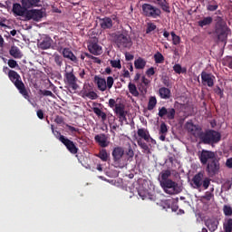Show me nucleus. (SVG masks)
Segmentation results:
<instances>
[{
    "instance_id": "obj_14",
    "label": "nucleus",
    "mask_w": 232,
    "mask_h": 232,
    "mask_svg": "<svg viewBox=\"0 0 232 232\" xmlns=\"http://www.w3.org/2000/svg\"><path fill=\"white\" fill-rule=\"evenodd\" d=\"M216 79L217 78L215 75H213V73L206 72V71L201 72V84H203V86L213 88V86H215Z\"/></svg>"
},
{
    "instance_id": "obj_53",
    "label": "nucleus",
    "mask_w": 232,
    "mask_h": 232,
    "mask_svg": "<svg viewBox=\"0 0 232 232\" xmlns=\"http://www.w3.org/2000/svg\"><path fill=\"white\" fill-rule=\"evenodd\" d=\"M85 97H88V99H91L92 101H95V99H97V93L92 91L85 93Z\"/></svg>"
},
{
    "instance_id": "obj_17",
    "label": "nucleus",
    "mask_w": 232,
    "mask_h": 232,
    "mask_svg": "<svg viewBox=\"0 0 232 232\" xmlns=\"http://www.w3.org/2000/svg\"><path fill=\"white\" fill-rule=\"evenodd\" d=\"M150 86H151V81L144 75L141 76L140 82L137 84L139 92L143 94L148 93Z\"/></svg>"
},
{
    "instance_id": "obj_38",
    "label": "nucleus",
    "mask_w": 232,
    "mask_h": 232,
    "mask_svg": "<svg viewBox=\"0 0 232 232\" xmlns=\"http://www.w3.org/2000/svg\"><path fill=\"white\" fill-rule=\"evenodd\" d=\"M223 229L225 232H232V218H226L223 223Z\"/></svg>"
},
{
    "instance_id": "obj_18",
    "label": "nucleus",
    "mask_w": 232,
    "mask_h": 232,
    "mask_svg": "<svg viewBox=\"0 0 232 232\" xmlns=\"http://www.w3.org/2000/svg\"><path fill=\"white\" fill-rule=\"evenodd\" d=\"M65 81L72 90H77V77H75V74H73V72H66Z\"/></svg>"
},
{
    "instance_id": "obj_4",
    "label": "nucleus",
    "mask_w": 232,
    "mask_h": 232,
    "mask_svg": "<svg viewBox=\"0 0 232 232\" xmlns=\"http://www.w3.org/2000/svg\"><path fill=\"white\" fill-rule=\"evenodd\" d=\"M137 144L141 148V150H144L147 153H150V147L148 146V143L150 140L153 141V138H151V135H150V130L144 128L138 129L137 130ZM144 140L146 142H144Z\"/></svg>"
},
{
    "instance_id": "obj_19",
    "label": "nucleus",
    "mask_w": 232,
    "mask_h": 232,
    "mask_svg": "<svg viewBox=\"0 0 232 232\" xmlns=\"http://www.w3.org/2000/svg\"><path fill=\"white\" fill-rule=\"evenodd\" d=\"M95 142L101 146V148H108L110 142H108V138H106V134H97L94 137Z\"/></svg>"
},
{
    "instance_id": "obj_12",
    "label": "nucleus",
    "mask_w": 232,
    "mask_h": 232,
    "mask_svg": "<svg viewBox=\"0 0 232 232\" xmlns=\"http://www.w3.org/2000/svg\"><path fill=\"white\" fill-rule=\"evenodd\" d=\"M186 130L190 133V135H193L196 139H199L202 137V128L198 125H195L192 122L188 121L185 124Z\"/></svg>"
},
{
    "instance_id": "obj_52",
    "label": "nucleus",
    "mask_w": 232,
    "mask_h": 232,
    "mask_svg": "<svg viewBox=\"0 0 232 232\" xmlns=\"http://www.w3.org/2000/svg\"><path fill=\"white\" fill-rule=\"evenodd\" d=\"M54 63H56L57 66H59V68H61V66H63V56L59 54H55Z\"/></svg>"
},
{
    "instance_id": "obj_34",
    "label": "nucleus",
    "mask_w": 232,
    "mask_h": 232,
    "mask_svg": "<svg viewBox=\"0 0 232 232\" xmlns=\"http://www.w3.org/2000/svg\"><path fill=\"white\" fill-rule=\"evenodd\" d=\"M128 90L132 97H139V95H140V93L139 92V89H137V85H135V83L129 82Z\"/></svg>"
},
{
    "instance_id": "obj_20",
    "label": "nucleus",
    "mask_w": 232,
    "mask_h": 232,
    "mask_svg": "<svg viewBox=\"0 0 232 232\" xmlns=\"http://www.w3.org/2000/svg\"><path fill=\"white\" fill-rule=\"evenodd\" d=\"M122 157H124V149L122 147H115L112 150V159L114 162H121Z\"/></svg>"
},
{
    "instance_id": "obj_41",
    "label": "nucleus",
    "mask_w": 232,
    "mask_h": 232,
    "mask_svg": "<svg viewBox=\"0 0 232 232\" xmlns=\"http://www.w3.org/2000/svg\"><path fill=\"white\" fill-rule=\"evenodd\" d=\"M154 61L156 64H162L164 63V55L160 53V52H158L154 54Z\"/></svg>"
},
{
    "instance_id": "obj_15",
    "label": "nucleus",
    "mask_w": 232,
    "mask_h": 232,
    "mask_svg": "<svg viewBox=\"0 0 232 232\" xmlns=\"http://www.w3.org/2000/svg\"><path fill=\"white\" fill-rule=\"evenodd\" d=\"M12 12L14 17H24L26 18V12H28L27 7L24 5L15 3L13 5Z\"/></svg>"
},
{
    "instance_id": "obj_22",
    "label": "nucleus",
    "mask_w": 232,
    "mask_h": 232,
    "mask_svg": "<svg viewBox=\"0 0 232 232\" xmlns=\"http://www.w3.org/2000/svg\"><path fill=\"white\" fill-rule=\"evenodd\" d=\"M138 195L142 200H151L152 202L157 200V197L153 194H150L148 190L140 189L138 190Z\"/></svg>"
},
{
    "instance_id": "obj_55",
    "label": "nucleus",
    "mask_w": 232,
    "mask_h": 232,
    "mask_svg": "<svg viewBox=\"0 0 232 232\" xmlns=\"http://www.w3.org/2000/svg\"><path fill=\"white\" fill-rule=\"evenodd\" d=\"M7 64L9 68H17V66H19V64L17 63V61L14 59L8 60Z\"/></svg>"
},
{
    "instance_id": "obj_27",
    "label": "nucleus",
    "mask_w": 232,
    "mask_h": 232,
    "mask_svg": "<svg viewBox=\"0 0 232 232\" xmlns=\"http://www.w3.org/2000/svg\"><path fill=\"white\" fill-rule=\"evenodd\" d=\"M205 225L210 232H215L218 229V220L217 219H207Z\"/></svg>"
},
{
    "instance_id": "obj_51",
    "label": "nucleus",
    "mask_w": 232,
    "mask_h": 232,
    "mask_svg": "<svg viewBox=\"0 0 232 232\" xmlns=\"http://www.w3.org/2000/svg\"><path fill=\"white\" fill-rule=\"evenodd\" d=\"M114 82H115V81L113 80V77H111V76L107 77L106 86L109 90H111V88H113Z\"/></svg>"
},
{
    "instance_id": "obj_48",
    "label": "nucleus",
    "mask_w": 232,
    "mask_h": 232,
    "mask_svg": "<svg viewBox=\"0 0 232 232\" xmlns=\"http://www.w3.org/2000/svg\"><path fill=\"white\" fill-rule=\"evenodd\" d=\"M39 93H40V95H43L44 97H55L53 92H52V91H48V90H40Z\"/></svg>"
},
{
    "instance_id": "obj_28",
    "label": "nucleus",
    "mask_w": 232,
    "mask_h": 232,
    "mask_svg": "<svg viewBox=\"0 0 232 232\" xmlns=\"http://www.w3.org/2000/svg\"><path fill=\"white\" fill-rule=\"evenodd\" d=\"M63 55L65 59H69L70 61H72V63H77V56L73 54L70 48H63Z\"/></svg>"
},
{
    "instance_id": "obj_63",
    "label": "nucleus",
    "mask_w": 232,
    "mask_h": 232,
    "mask_svg": "<svg viewBox=\"0 0 232 232\" xmlns=\"http://www.w3.org/2000/svg\"><path fill=\"white\" fill-rule=\"evenodd\" d=\"M122 77H124V79H130L131 77L130 71L123 69Z\"/></svg>"
},
{
    "instance_id": "obj_8",
    "label": "nucleus",
    "mask_w": 232,
    "mask_h": 232,
    "mask_svg": "<svg viewBox=\"0 0 232 232\" xmlns=\"http://www.w3.org/2000/svg\"><path fill=\"white\" fill-rule=\"evenodd\" d=\"M206 172L208 173V177H215L220 173V161L218 159L214 158V160H209L207 163Z\"/></svg>"
},
{
    "instance_id": "obj_54",
    "label": "nucleus",
    "mask_w": 232,
    "mask_h": 232,
    "mask_svg": "<svg viewBox=\"0 0 232 232\" xmlns=\"http://www.w3.org/2000/svg\"><path fill=\"white\" fill-rule=\"evenodd\" d=\"M211 184V179H209V178H205L202 180V185L204 189H208V188H209V185Z\"/></svg>"
},
{
    "instance_id": "obj_58",
    "label": "nucleus",
    "mask_w": 232,
    "mask_h": 232,
    "mask_svg": "<svg viewBox=\"0 0 232 232\" xmlns=\"http://www.w3.org/2000/svg\"><path fill=\"white\" fill-rule=\"evenodd\" d=\"M215 93H217V95H219L220 99H222L224 97V90L220 89V87H217L216 89H214Z\"/></svg>"
},
{
    "instance_id": "obj_21",
    "label": "nucleus",
    "mask_w": 232,
    "mask_h": 232,
    "mask_svg": "<svg viewBox=\"0 0 232 232\" xmlns=\"http://www.w3.org/2000/svg\"><path fill=\"white\" fill-rule=\"evenodd\" d=\"M203 180H204V172L200 171L198 174H196L192 179L194 188H196V189H200V188H202Z\"/></svg>"
},
{
    "instance_id": "obj_10",
    "label": "nucleus",
    "mask_w": 232,
    "mask_h": 232,
    "mask_svg": "<svg viewBox=\"0 0 232 232\" xmlns=\"http://www.w3.org/2000/svg\"><path fill=\"white\" fill-rule=\"evenodd\" d=\"M59 140L72 155H76V153H79V148H77V146L72 140L64 136H60Z\"/></svg>"
},
{
    "instance_id": "obj_9",
    "label": "nucleus",
    "mask_w": 232,
    "mask_h": 232,
    "mask_svg": "<svg viewBox=\"0 0 232 232\" xmlns=\"http://www.w3.org/2000/svg\"><path fill=\"white\" fill-rule=\"evenodd\" d=\"M198 157L202 166H206L209 162V160L217 159L215 152L206 150H202L201 151H199Z\"/></svg>"
},
{
    "instance_id": "obj_49",
    "label": "nucleus",
    "mask_w": 232,
    "mask_h": 232,
    "mask_svg": "<svg viewBox=\"0 0 232 232\" xmlns=\"http://www.w3.org/2000/svg\"><path fill=\"white\" fill-rule=\"evenodd\" d=\"M160 134H168V125L166 124V122H161L160 126Z\"/></svg>"
},
{
    "instance_id": "obj_36",
    "label": "nucleus",
    "mask_w": 232,
    "mask_h": 232,
    "mask_svg": "<svg viewBox=\"0 0 232 232\" xmlns=\"http://www.w3.org/2000/svg\"><path fill=\"white\" fill-rule=\"evenodd\" d=\"M159 6H160L161 10L163 12H166L167 14H169L171 11L169 10V4H168V1L166 0H156Z\"/></svg>"
},
{
    "instance_id": "obj_5",
    "label": "nucleus",
    "mask_w": 232,
    "mask_h": 232,
    "mask_svg": "<svg viewBox=\"0 0 232 232\" xmlns=\"http://www.w3.org/2000/svg\"><path fill=\"white\" fill-rule=\"evenodd\" d=\"M227 32H229V28L227 27V24L222 19L218 17V22L216 23L215 26V34L218 35V40L221 43L227 42Z\"/></svg>"
},
{
    "instance_id": "obj_1",
    "label": "nucleus",
    "mask_w": 232,
    "mask_h": 232,
    "mask_svg": "<svg viewBox=\"0 0 232 232\" xmlns=\"http://www.w3.org/2000/svg\"><path fill=\"white\" fill-rule=\"evenodd\" d=\"M8 78L18 90L19 93L24 97V99L28 101V102H32L30 100V92H28V89H26L24 82H23L21 75H19L17 72L10 70L8 72Z\"/></svg>"
},
{
    "instance_id": "obj_59",
    "label": "nucleus",
    "mask_w": 232,
    "mask_h": 232,
    "mask_svg": "<svg viewBox=\"0 0 232 232\" xmlns=\"http://www.w3.org/2000/svg\"><path fill=\"white\" fill-rule=\"evenodd\" d=\"M54 122L56 124H64V118H63V116L57 115L54 119Z\"/></svg>"
},
{
    "instance_id": "obj_45",
    "label": "nucleus",
    "mask_w": 232,
    "mask_h": 232,
    "mask_svg": "<svg viewBox=\"0 0 232 232\" xmlns=\"http://www.w3.org/2000/svg\"><path fill=\"white\" fill-rule=\"evenodd\" d=\"M117 106H124V104L122 103H117V101H115V99L111 98L109 100V107L111 108V110H115V108H117Z\"/></svg>"
},
{
    "instance_id": "obj_40",
    "label": "nucleus",
    "mask_w": 232,
    "mask_h": 232,
    "mask_svg": "<svg viewBox=\"0 0 232 232\" xmlns=\"http://www.w3.org/2000/svg\"><path fill=\"white\" fill-rule=\"evenodd\" d=\"M155 106H157V98H155V96H151L149 100V103L147 107L149 111H151V110H153Z\"/></svg>"
},
{
    "instance_id": "obj_33",
    "label": "nucleus",
    "mask_w": 232,
    "mask_h": 232,
    "mask_svg": "<svg viewBox=\"0 0 232 232\" xmlns=\"http://www.w3.org/2000/svg\"><path fill=\"white\" fill-rule=\"evenodd\" d=\"M159 93L161 99H169L171 97V91L166 87L160 88Z\"/></svg>"
},
{
    "instance_id": "obj_7",
    "label": "nucleus",
    "mask_w": 232,
    "mask_h": 232,
    "mask_svg": "<svg viewBox=\"0 0 232 232\" xmlns=\"http://www.w3.org/2000/svg\"><path fill=\"white\" fill-rule=\"evenodd\" d=\"M160 186L167 195H179L182 191V188L179 187V183L172 179L161 182Z\"/></svg>"
},
{
    "instance_id": "obj_47",
    "label": "nucleus",
    "mask_w": 232,
    "mask_h": 232,
    "mask_svg": "<svg viewBox=\"0 0 232 232\" xmlns=\"http://www.w3.org/2000/svg\"><path fill=\"white\" fill-rule=\"evenodd\" d=\"M223 212L225 217H231L232 216V208L230 206L225 205L223 207Z\"/></svg>"
},
{
    "instance_id": "obj_25",
    "label": "nucleus",
    "mask_w": 232,
    "mask_h": 232,
    "mask_svg": "<svg viewBox=\"0 0 232 232\" xmlns=\"http://www.w3.org/2000/svg\"><path fill=\"white\" fill-rule=\"evenodd\" d=\"M21 5H24L30 10L41 6V0H21Z\"/></svg>"
},
{
    "instance_id": "obj_61",
    "label": "nucleus",
    "mask_w": 232,
    "mask_h": 232,
    "mask_svg": "<svg viewBox=\"0 0 232 232\" xmlns=\"http://www.w3.org/2000/svg\"><path fill=\"white\" fill-rule=\"evenodd\" d=\"M146 75L148 77H152V75H155V68L150 67L146 71Z\"/></svg>"
},
{
    "instance_id": "obj_44",
    "label": "nucleus",
    "mask_w": 232,
    "mask_h": 232,
    "mask_svg": "<svg viewBox=\"0 0 232 232\" xmlns=\"http://www.w3.org/2000/svg\"><path fill=\"white\" fill-rule=\"evenodd\" d=\"M110 64L112 68H117L118 70H121L122 68V65L121 64V60H111Z\"/></svg>"
},
{
    "instance_id": "obj_11",
    "label": "nucleus",
    "mask_w": 232,
    "mask_h": 232,
    "mask_svg": "<svg viewBox=\"0 0 232 232\" xmlns=\"http://www.w3.org/2000/svg\"><path fill=\"white\" fill-rule=\"evenodd\" d=\"M177 113V111L175 108H166V107H161L159 108V112L158 115L160 117V119H168V121H173L175 119V115Z\"/></svg>"
},
{
    "instance_id": "obj_43",
    "label": "nucleus",
    "mask_w": 232,
    "mask_h": 232,
    "mask_svg": "<svg viewBox=\"0 0 232 232\" xmlns=\"http://www.w3.org/2000/svg\"><path fill=\"white\" fill-rule=\"evenodd\" d=\"M170 35L172 37V44L175 46L180 44V36L177 35L173 31L170 33Z\"/></svg>"
},
{
    "instance_id": "obj_6",
    "label": "nucleus",
    "mask_w": 232,
    "mask_h": 232,
    "mask_svg": "<svg viewBox=\"0 0 232 232\" xmlns=\"http://www.w3.org/2000/svg\"><path fill=\"white\" fill-rule=\"evenodd\" d=\"M142 15L145 17H151L152 19H157L162 14L160 8L151 5V4H143L141 5Z\"/></svg>"
},
{
    "instance_id": "obj_42",
    "label": "nucleus",
    "mask_w": 232,
    "mask_h": 232,
    "mask_svg": "<svg viewBox=\"0 0 232 232\" xmlns=\"http://www.w3.org/2000/svg\"><path fill=\"white\" fill-rule=\"evenodd\" d=\"M173 70L176 73H179V75H180V73H186L187 69L186 68H182V66L179 63H176L173 66Z\"/></svg>"
},
{
    "instance_id": "obj_39",
    "label": "nucleus",
    "mask_w": 232,
    "mask_h": 232,
    "mask_svg": "<svg viewBox=\"0 0 232 232\" xmlns=\"http://www.w3.org/2000/svg\"><path fill=\"white\" fill-rule=\"evenodd\" d=\"M97 157H99V159H101L102 162H108L109 155H108V151H106V149H102V150H100Z\"/></svg>"
},
{
    "instance_id": "obj_56",
    "label": "nucleus",
    "mask_w": 232,
    "mask_h": 232,
    "mask_svg": "<svg viewBox=\"0 0 232 232\" xmlns=\"http://www.w3.org/2000/svg\"><path fill=\"white\" fill-rule=\"evenodd\" d=\"M213 197H215V195L213 193H211L209 191H207L205 193V195L203 196V198H204V200L209 201V200H211L213 198Z\"/></svg>"
},
{
    "instance_id": "obj_30",
    "label": "nucleus",
    "mask_w": 232,
    "mask_h": 232,
    "mask_svg": "<svg viewBox=\"0 0 232 232\" xmlns=\"http://www.w3.org/2000/svg\"><path fill=\"white\" fill-rule=\"evenodd\" d=\"M9 53L14 59H22L23 58V53L21 50L18 49L17 46H12L9 50Z\"/></svg>"
},
{
    "instance_id": "obj_16",
    "label": "nucleus",
    "mask_w": 232,
    "mask_h": 232,
    "mask_svg": "<svg viewBox=\"0 0 232 232\" xmlns=\"http://www.w3.org/2000/svg\"><path fill=\"white\" fill-rule=\"evenodd\" d=\"M114 113L117 115L121 125L124 124V122H128V111L125 110V106L117 105L116 108L113 109Z\"/></svg>"
},
{
    "instance_id": "obj_60",
    "label": "nucleus",
    "mask_w": 232,
    "mask_h": 232,
    "mask_svg": "<svg viewBox=\"0 0 232 232\" xmlns=\"http://www.w3.org/2000/svg\"><path fill=\"white\" fill-rule=\"evenodd\" d=\"M66 128H68V130H69L72 133H73L74 131H75L76 133H81V130H80L79 129H77V128H75V127H73V126H72V125L66 124Z\"/></svg>"
},
{
    "instance_id": "obj_13",
    "label": "nucleus",
    "mask_w": 232,
    "mask_h": 232,
    "mask_svg": "<svg viewBox=\"0 0 232 232\" xmlns=\"http://www.w3.org/2000/svg\"><path fill=\"white\" fill-rule=\"evenodd\" d=\"M44 17V12L41 9H32L26 12V21H36L39 22Z\"/></svg>"
},
{
    "instance_id": "obj_46",
    "label": "nucleus",
    "mask_w": 232,
    "mask_h": 232,
    "mask_svg": "<svg viewBox=\"0 0 232 232\" xmlns=\"http://www.w3.org/2000/svg\"><path fill=\"white\" fill-rule=\"evenodd\" d=\"M157 30V25L153 23L147 24L146 34H151V32H155Z\"/></svg>"
},
{
    "instance_id": "obj_62",
    "label": "nucleus",
    "mask_w": 232,
    "mask_h": 232,
    "mask_svg": "<svg viewBox=\"0 0 232 232\" xmlns=\"http://www.w3.org/2000/svg\"><path fill=\"white\" fill-rule=\"evenodd\" d=\"M126 155L129 157L128 160L133 159L135 152H133V149L129 148L128 151L126 152Z\"/></svg>"
},
{
    "instance_id": "obj_32",
    "label": "nucleus",
    "mask_w": 232,
    "mask_h": 232,
    "mask_svg": "<svg viewBox=\"0 0 232 232\" xmlns=\"http://www.w3.org/2000/svg\"><path fill=\"white\" fill-rule=\"evenodd\" d=\"M134 67L136 70H144V68H146V60H144V58L139 57L134 61Z\"/></svg>"
},
{
    "instance_id": "obj_23",
    "label": "nucleus",
    "mask_w": 232,
    "mask_h": 232,
    "mask_svg": "<svg viewBox=\"0 0 232 232\" xmlns=\"http://www.w3.org/2000/svg\"><path fill=\"white\" fill-rule=\"evenodd\" d=\"M52 44H53V40L50 37H45L44 40H42V42L39 43L38 48H40V50H50V48L53 49Z\"/></svg>"
},
{
    "instance_id": "obj_50",
    "label": "nucleus",
    "mask_w": 232,
    "mask_h": 232,
    "mask_svg": "<svg viewBox=\"0 0 232 232\" xmlns=\"http://www.w3.org/2000/svg\"><path fill=\"white\" fill-rule=\"evenodd\" d=\"M207 10H208V12H215L216 10H218V4H217L215 1H213L212 5L209 4L207 6Z\"/></svg>"
},
{
    "instance_id": "obj_35",
    "label": "nucleus",
    "mask_w": 232,
    "mask_h": 232,
    "mask_svg": "<svg viewBox=\"0 0 232 232\" xmlns=\"http://www.w3.org/2000/svg\"><path fill=\"white\" fill-rule=\"evenodd\" d=\"M212 23L213 17L207 16L198 22V26H200V28H204V26H209V24H211Z\"/></svg>"
},
{
    "instance_id": "obj_3",
    "label": "nucleus",
    "mask_w": 232,
    "mask_h": 232,
    "mask_svg": "<svg viewBox=\"0 0 232 232\" xmlns=\"http://www.w3.org/2000/svg\"><path fill=\"white\" fill-rule=\"evenodd\" d=\"M113 43L116 44L117 48L121 50H130L133 46V42L131 37L127 33H118L113 36Z\"/></svg>"
},
{
    "instance_id": "obj_37",
    "label": "nucleus",
    "mask_w": 232,
    "mask_h": 232,
    "mask_svg": "<svg viewBox=\"0 0 232 232\" xmlns=\"http://www.w3.org/2000/svg\"><path fill=\"white\" fill-rule=\"evenodd\" d=\"M169 177H171V170H162L160 173V184H161V182H166L167 180H170Z\"/></svg>"
},
{
    "instance_id": "obj_2",
    "label": "nucleus",
    "mask_w": 232,
    "mask_h": 232,
    "mask_svg": "<svg viewBox=\"0 0 232 232\" xmlns=\"http://www.w3.org/2000/svg\"><path fill=\"white\" fill-rule=\"evenodd\" d=\"M222 139V134L220 132L208 129L207 130H203L201 134V138L199 139V142L201 144H208L213 146V144H218Z\"/></svg>"
},
{
    "instance_id": "obj_64",
    "label": "nucleus",
    "mask_w": 232,
    "mask_h": 232,
    "mask_svg": "<svg viewBox=\"0 0 232 232\" xmlns=\"http://www.w3.org/2000/svg\"><path fill=\"white\" fill-rule=\"evenodd\" d=\"M226 166H227V168H228L229 169H232V158H229V159L227 160V161H226Z\"/></svg>"
},
{
    "instance_id": "obj_24",
    "label": "nucleus",
    "mask_w": 232,
    "mask_h": 232,
    "mask_svg": "<svg viewBox=\"0 0 232 232\" xmlns=\"http://www.w3.org/2000/svg\"><path fill=\"white\" fill-rule=\"evenodd\" d=\"M88 50L92 55H101L102 53V47L97 43H91L88 45Z\"/></svg>"
},
{
    "instance_id": "obj_26",
    "label": "nucleus",
    "mask_w": 232,
    "mask_h": 232,
    "mask_svg": "<svg viewBox=\"0 0 232 232\" xmlns=\"http://www.w3.org/2000/svg\"><path fill=\"white\" fill-rule=\"evenodd\" d=\"M94 82L97 84L98 90H100V92H106L107 90L106 79L101 78L98 75H95Z\"/></svg>"
},
{
    "instance_id": "obj_29",
    "label": "nucleus",
    "mask_w": 232,
    "mask_h": 232,
    "mask_svg": "<svg viewBox=\"0 0 232 232\" xmlns=\"http://www.w3.org/2000/svg\"><path fill=\"white\" fill-rule=\"evenodd\" d=\"M100 24L103 30H108L113 26V21L110 17H105L101 19Z\"/></svg>"
},
{
    "instance_id": "obj_31",
    "label": "nucleus",
    "mask_w": 232,
    "mask_h": 232,
    "mask_svg": "<svg viewBox=\"0 0 232 232\" xmlns=\"http://www.w3.org/2000/svg\"><path fill=\"white\" fill-rule=\"evenodd\" d=\"M92 111L97 115L98 119H102V122H106V119L108 118L106 112L102 111L99 107L92 108Z\"/></svg>"
},
{
    "instance_id": "obj_57",
    "label": "nucleus",
    "mask_w": 232,
    "mask_h": 232,
    "mask_svg": "<svg viewBox=\"0 0 232 232\" xmlns=\"http://www.w3.org/2000/svg\"><path fill=\"white\" fill-rule=\"evenodd\" d=\"M51 129H52L53 135L56 137V139H58V140L61 137H64V135H62L60 131L55 130V129L53 128V125L51 126Z\"/></svg>"
}]
</instances>
